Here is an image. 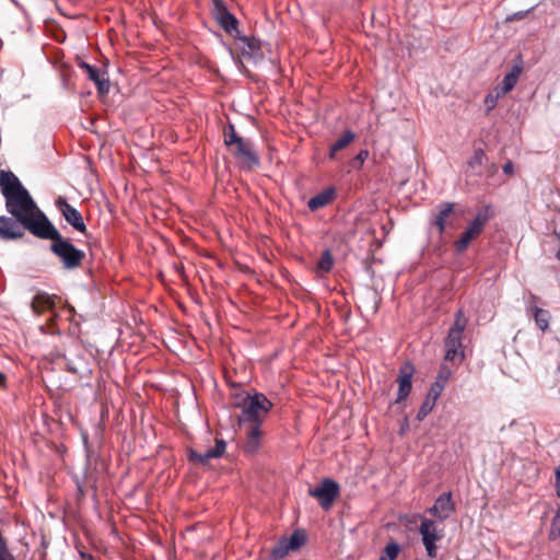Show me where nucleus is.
Masks as SVG:
<instances>
[{"label":"nucleus","mask_w":560,"mask_h":560,"mask_svg":"<svg viewBox=\"0 0 560 560\" xmlns=\"http://www.w3.org/2000/svg\"><path fill=\"white\" fill-rule=\"evenodd\" d=\"M448 376H450V371L444 369V368H442L440 373H439V376H438L436 381H440L441 383H443L445 385Z\"/></svg>","instance_id":"obj_36"},{"label":"nucleus","mask_w":560,"mask_h":560,"mask_svg":"<svg viewBox=\"0 0 560 560\" xmlns=\"http://www.w3.org/2000/svg\"><path fill=\"white\" fill-rule=\"evenodd\" d=\"M557 256H558V258L560 259V250L558 252V255H557Z\"/></svg>","instance_id":"obj_42"},{"label":"nucleus","mask_w":560,"mask_h":560,"mask_svg":"<svg viewBox=\"0 0 560 560\" xmlns=\"http://www.w3.org/2000/svg\"><path fill=\"white\" fill-rule=\"evenodd\" d=\"M491 215V208L489 206L482 207L477 211L472 221L468 223L459 238L454 243V249L457 254L464 253L470 243L482 233Z\"/></svg>","instance_id":"obj_5"},{"label":"nucleus","mask_w":560,"mask_h":560,"mask_svg":"<svg viewBox=\"0 0 560 560\" xmlns=\"http://www.w3.org/2000/svg\"><path fill=\"white\" fill-rule=\"evenodd\" d=\"M234 147V154L241 161L243 167L252 168L253 166L259 164V158L254 151L250 140L243 138Z\"/></svg>","instance_id":"obj_10"},{"label":"nucleus","mask_w":560,"mask_h":560,"mask_svg":"<svg viewBox=\"0 0 560 560\" xmlns=\"http://www.w3.org/2000/svg\"><path fill=\"white\" fill-rule=\"evenodd\" d=\"M436 401L425 397L417 413V420L422 421L433 410Z\"/></svg>","instance_id":"obj_30"},{"label":"nucleus","mask_w":560,"mask_h":560,"mask_svg":"<svg viewBox=\"0 0 560 560\" xmlns=\"http://www.w3.org/2000/svg\"><path fill=\"white\" fill-rule=\"evenodd\" d=\"M560 537V510H557L549 530V539L555 540Z\"/></svg>","instance_id":"obj_33"},{"label":"nucleus","mask_w":560,"mask_h":560,"mask_svg":"<svg viewBox=\"0 0 560 560\" xmlns=\"http://www.w3.org/2000/svg\"><path fill=\"white\" fill-rule=\"evenodd\" d=\"M467 325V318L462 310L455 314L454 324L445 339V360L462 362L464 359L463 334Z\"/></svg>","instance_id":"obj_3"},{"label":"nucleus","mask_w":560,"mask_h":560,"mask_svg":"<svg viewBox=\"0 0 560 560\" xmlns=\"http://www.w3.org/2000/svg\"><path fill=\"white\" fill-rule=\"evenodd\" d=\"M290 551L292 550L289 548L285 537H283L275 545V547L271 549L270 555L273 560H280L287 557Z\"/></svg>","instance_id":"obj_23"},{"label":"nucleus","mask_w":560,"mask_h":560,"mask_svg":"<svg viewBox=\"0 0 560 560\" xmlns=\"http://www.w3.org/2000/svg\"><path fill=\"white\" fill-rule=\"evenodd\" d=\"M334 265V258L329 250H325L318 262H317V271L322 273H327L331 270Z\"/></svg>","instance_id":"obj_26"},{"label":"nucleus","mask_w":560,"mask_h":560,"mask_svg":"<svg viewBox=\"0 0 560 560\" xmlns=\"http://www.w3.org/2000/svg\"><path fill=\"white\" fill-rule=\"evenodd\" d=\"M79 67L83 69L88 78L96 84L100 94H107L109 92L110 84L105 72H102L98 68L85 61H80Z\"/></svg>","instance_id":"obj_14"},{"label":"nucleus","mask_w":560,"mask_h":560,"mask_svg":"<svg viewBox=\"0 0 560 560\" xmlns=\"http://www.w3.org/2000/svg\"><path fill=\"white\" fill-rule=\"evenodd\" d=\"M399 551V545L395 541H390L385 546L378 560H395L398 557Z\"/></svg>","instance_id":"obj_27"},{"label":"nucleus","mask_w":560,"mask_h":560,"mask_svg":"<svg viewBox=\"0 0 560 560\" xmlns=\"http://www.w3.org/2000/svg\"><path fill=\"white\" fill-rule=\"evenodd\" d=\"M336 196V190L334 187H327L324 190H322L319 194L313 196L307 201V207L311 211H316L320 208L326 207L329 205Z\"/></svg>","instance_id":"obj_18"},{"label":"nucleus","mask_w":560,"mask_h":560,"mask_svg":"<svg viewBox=\"0 0 560 560\" xmlns=\"http://www.w3.org/2000/svg\"><path fill=\"white\" fill-rule=\"evenodd\" d=\"M226 448V444L223 440H217L215 445L205 453H197L195 451H191L189 454L190 459L205 465L209 459L211 458H219L221 457Z\"/></svg>","instance_id":"obj_17"},{"label":"nucleus","mask_w":560,"mask_h":560,"mask_svg":"<svg viewBox=\"0 0 560 560\" xmlns=\"http://www.w3.org/2000/svg\"><path fill=\"white\" fill-rule=\"evenodd\" d=\"M355 139V133L351 130H346L343 133L330 145L328 158L335 160L337 152L347 148Z\"/></svg>","instance_id":"obj_20"},{"label":"nucleus","mask_w":560,"mask_h":560,"mask_svg":"<svg viewBox=\"0 0 560 560\" xmlns=\"http://www.w3.org/2000/svg\"><path fill=\"white\" fill-rule=\"evenodd\" d=\"M454 509L455 506L452 501V493L445 492L435 500L433 506L429 509V513L443 522L450 516Z\"/></svg>","instance_id":"obj_15"},{"label":"nucleus","mask_w":560,"mask_h":560,"mask_svg":"<svg viewBox=\"0 0 560 560\" xmlns=\"http://www.w3.org/2000/svg\"><path fill=\"white\" fill-rule=\"evenodd\" d=\"M49 355H50L51 362H54V363H56L58 360L67 361L65 354L59 351L51 352Z\"/></svg>","instance_id":"obj_37"},{"label":"nucleus","mask_w":560,"mask_h":560,"mask_svg":"<svg viewBox=\"0 0 560 560\" xmlns=\"http://www.w3.org/2000/svg\"><path fill=\"white\" fill-rule=\"evenodd\" d=\"M485 158V151L482 149H476L468 161V166L472 170L479 168L482 165Z\"/></svg>","instance_id":"obj_32"},{"label":"nucleus","mask_w":560,"mask_h":560,"mask_svg":"<svg viewBox=\"0 0 560 560\" xmlns=\"http://www.w3.org/2000/svg\"><path fill=\"white\" fill-rule=\"evenodd\" d=\"M36 236L51 241L50 250L60 259L65 269L79 268L85 258V253L65 238L50 222Z\"/></svg>","instance_id":"obj_2"},{"label":"nucleus","mask_w":560,"mask_h":560,"mask_svg":"<svg viewBox=\"0 0 560 560\" xmlns=\"http://www.w3.org/2000/svg\"><path fill=\"white\" fill-rule=\"evenodd\" d=\"M522 16H523V13L518 12V13L514 14L513 19H521Z\"/></svg>","instance_id":"obj_41"},{"label":"nucleus","mask_w":560,"mask_h":560,"mask_svg":"<svg viewBox=\"0 0 560 560\" xmlns=\"http://www.w3.org/2000/svg\"><path fill=\"white\" fill-rule=\"evenodd\" d=\"M74 308L71 305H65L58 311H54L51 317L47 320V324L40 326V329L46 334H59L60 327L58 326L59 320H73Z\"/></svg>","instance_id":"obj_13"},{"label":"nucleus","mask_w":560,"mask_h":560,"mask_svg":"<svg viewBox=\"0 0 560 560\" xmlns=\"http://www.w3.org/2000/svg\"><path fill=\"white\" fill-rule=\"evenodd\" d=\"M308 494L318 501L323 510L328 511L339 497L340 487L335 480L325 478L318 487L310 489Z\"/></svg>","instance_id":"obj_6"},{"label":"nucleus","mask_w":560,"mask_h":560,"mask_svg":"<svg viewBox=\"0 0 560 560\" xmlns=\"http://www.w3.org/2000/svg\"><path fill=\"white\" fill-rule=\"evenodd\" d=\"M245 432L243 450L246 454H255L260 445L261 424L241 425Z\"/></svg>","instance_id":"obj_16"},{"label":"nucleus","mask_w":560,"mask_h":560,"mask_svg":"<svg viewBox=\"0 0 560 560\" xmlns=\"http://www.w3.org/2000/svg\"><path fill=\"white\" fill-rule=\"evenodd\" d=\"M31 305L33 312L37 315L46 312H51V314H54V311L56 310L54 299L45 292L37 293L33 298Z\"/></svg>","instance_id":"obj_19"},{"label":"nucleus","mask_w":560,"mask_h":560,"mask_svg":"<svg viewBox=\"0 0 560 560\" xmlns=\"http://www.w3.org/2000/svg\"><path fill=\"white\" fill-rule=\"evenodd\" d=\"M419 533L421 534L428 556L434 558L436 556L435 542L443 538V529L439 528L434 521L423 518L419 527Z\"/></svg>","instance_id":"obj_7"},{"label":"nucleus","mask_w":560,"mask_h":560,"mask_svg":"<svg viewBox=\"0 0 560 560\" xmlns=\"http://www.w3.org/2000/svg\"><path fill=\"white\" fill-rule=\"evenodd\" d=\"M443 389H444V384L441 383L440 381H435L431 385V387H430V389L428 392L427 398L436 401L438 398L441 396Z\"/></svg>","instance_id":"obj_34"},{"label":"nucleus","mask_w":560,"mask_h":560,"mask_svg":"<svg viewBox=\"0 0 560 560\" xmlns=\"http://www.w3.org/2000/svg\"><path fill=\"white\" fill-rule=\"evenodd\" d=\"M369 158L368 150H361L352 160L353 166L361 167L365 160Z\"/></svg>","instance_id":"obj_35"},{"label":"nucleus","mask_w":560,"mask_h":560,"mask_svg":"<svg viewBox=\"0 0 560 560\" xmlns=\"http://www.w3.org/2000/svg\"><path fill=\"white\" fill-rule=\"evenodd\" d=\"M0 189L7 211L33 234L37 235L49 220L38 209L26 188L10 171H0Z\"/></svg>","instance_id":"obj_1"},{"label":"nucleus","mask_w":560,"mask_h":560,"mask_svg":"<svg viewBox=\"0 0 560 560\" xmlns=\"http://www.w3.org/2000/svg\"><path fill=\"white\" fill-rule=\"evenodd\" d=\"M415 373L413 365L410 363H405L399 369V374L397 377L398 383V393H397V399L396 402L404 401L410 394L412 384L411 380Z\"/></svg>","instance_id":"obj_11"},{"label":"nucleus","mask_w":560,"mask_h":560,"mask_svg":"<svg viewBox=\"0 0 560 560\" xmlns=\"http://www.w3.org/2000/svg\"><path fill=\"white\" fill-rule=\"evenodd\" d=\"M272 408V402L260 393L247 396L244 400L242 415L240 416V425L262 424L267 413Z\"/></svg>","instance_id":"obj_4"},{"label":"nucleus","mask_w":560,"mask_h":560,"mask_svg":"<svg viewBox=\"0 0 560 560\" xmlns=\"http://www.w3.org/2000/svg\"><path fill=\"white\" fill-rule=\"evenodd\" d=\"M534 318L539 329H541L542 331L548 329L550 320V314L548 311L535 307Z\"/></svg>","instance_id":"obj_24"},{"label":"nucleus","mask_w":560,"mask_h":560,"mask_svg":"<svg viewBox=\"0 0 560 560\" xmlns=\"http://www.w3.org/2000/svg\"><path fill=\"white\" fill-rule=\"evenodd\" d=\"M504 96L503 94L500 93L499 89L495 86L493 89V91H491L486 97H485V105L487 107V110L490 112L492 110L495 106H497V103H498V100L500 97Z\"/></svg>","instance_id":"obj_31"},{"label":"nucleus","mask_w":560,"mask_h":560,"mask_svg":"<svg viewBox=\"0 0 560 560\" xmlns=\"http://www.w3.org/2000/svg\"><path fill=\"white\" fill-rule=\"evenodd\" d=\"M285 540L288 541L289 548L292 551L299 550L306 541V537L304 532L302 530H295L291 534L290 537H285Z\"/></svg>","instance_id":"obj_25"},{"label":"nucleus","mask_w":560,"mask_h":560,"mask_svg":"<svg viewBox=\"0 0 560 560\" xmlns=\"http://www.w3.org/2000/svg\"><path fill=\"white\" fill-rule=\"evenodd\" d=\"M243 138L240 137L233 125H230L228 129L224 131V143L228 147H234Z\"/></svg>","instance_id":"obj_29"},{"label":"nucleus","mask_w":560,"mask_h":560,"mask_svg":"<svg viewBox=\"0 0 560 560\" xmlns=\"http://www.w3.org/2000/svg\"><path fill=\"white\" fill-rule=\"evenodd\" d=\"M503 171L504 173L506 174H511L513 172V164L511 162L506 163L504 166H503Z\"/></svg>","instance_id":"obj_39"},{"label":"nucleus","mask_w":560,"mask_h":560,"mask_svg":"<svg viewBox=\"0 0 560 560\" xmlns=\"http://www.w3.org/2000/svg\"><path fill=\"white\" fill-rule=\"evenodd\" d=\"M521 74L520 67H513L509 73H506L502 82L497 86L501 94L505 95L514 89Z\"/></svg>","instance_id":"obj_22"},{"label":"nucleus","mask_w":560,"mask_h":560,"mask_svg":"<svg viewBox=\"0 0 560 560\" xmlns=\"http://www.w3.org/2000/svg\"><path fill=\"white\" fill-rule=\"evenodd\" d=\"M454 212V203L446 202L441 205V208L434 217L433 224L440 234H443L446 228L447 218Z\"/></svg>","instance_id":"obj_21"},{"label":"nucleus","mask_w":560,"mask_h":560,"mask_svg":"<svg viewBox=\"0 0 560 560\" xmlns=\"http://www.w3.org/2000/svg\"><path fill=\"white\" fill-rule=\"evenodd\" d=\"M56 207L65 218V220L79 232H85L86 226L82 214L72 207L63 197L56 199Z\"/></svg>","instance_id":"obj_8"},{"label":"nucleus","mask_w":560,"mask_h":560,"mask_svg":"<svg viewBox=\"0 0 560 560\" xmlns=\"http://www.w3.org/2000/svg\"><path fill=\"white\" fill-rule=\"evenodd\" d=\"M66 369L68 372L72 373V374L78 373V369L69 362H66Z\"/></svg>","instance_id":"obj_38"},{"label":"nucleus","mask_w":560,"mask_h":560,"mask_svg":"<svg viewBox=\"0 0 560 560\" xmlns=\"http://www.w3.org/2000/svg\"><path fill=\"white\" fill-rule=\"evenodd\" d=\"M246 49H244L245 54H249L253 58H258L261 56L260 51V42L254 37L245 38Z\"/></svg>","instance_id":"obj_28"},{"label":"nucleus","mask_w":560,"mask_h":560,"mask_svg":"<svg viewBox=\"0 0 560 560\" xmlns=\"http://www.w3.org/2000/svg\"><path fill=\"white\" fill-rule=\"evenodd\" d=\"M5 384V375L3 373H0V387H3Z\"/></svg>","instance_id":"obj_40"},{"label":"nucleus","mask_w":560,"mask_h":560,"mask_svg":"<svg viewBox=\"0 0 560 560\" xmlns=\"http://www.w3.org/2000/svg\"><path fill=\"white\" fill-rule=\"evenodd\" d=\"M213 1V14L220 26L226 32L232 33L237 27L236 18L229 12L228 8L223 3L222 0H212Z\"/></svg>","instance_id":"obj_12"},{"label":"nucleus","mask_w":560,"mask_h":560,"mask_svg":"<svg viewBox=\"0 0 560 560\" xmlns=\"http://www.w3.org/2000/svg\"><path fill=\"white\" fill-rule=\"evenodd\" d=\"M27 230L24 224L18 221L14 217L9 218L0 215V238L3 241H11L21 238Z\"/></svg>","instance_id":"obj_9"}]
</instances>
